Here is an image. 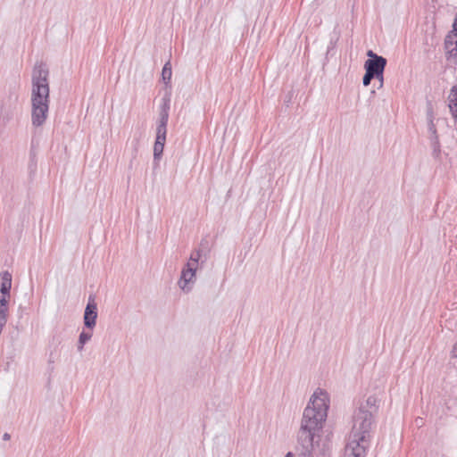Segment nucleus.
I'll use <instances>...</instances> for the list:
<instances>
[{
    "label": "nucleus",
    "instance_id": "1",
    "mask_svg": "<svg viewBox=\"0 0 457 457\" xmlns=\"http://www.w3.org/2000/svg\"><path fill=\"white\" fill-rule=\"evenodd\" d=\"M328 406L329 399L327 392L315 391L303 411L297 435L298 457H313L314 438L316 436H319V432L328 415Z\"/></svg>",
    "mask_w": 457,
    "mask_h": 457
},
{
    "label": "nucleus",
    "instance_id": "2",
    "mask_svg": "<svg viewBox=\"0 0 457 457\" xmlns=\"http://www.w3.org/2000/svg\"><path fill=\"white\" fill-rule=\"evenodd\" d=\"M31 124L35 128L45 124L49 112V70L46 63L37 62L31 74Z\"/></svg>",
    "mask_w": 457,
    "mask_h": 457
},
{
    "label": "nucleus",
    "instance_id": "3",
    "mask_svg": "<svg viewBox=\"0 0 457 457\" xmlns=\"http://www.w3.org/2000/svg\"><path fill=\"white\" fill-rule=\"evenodd\" d=\"M379 409V400L375 395H370L353 415V428L351 435L354 437L364 436L370 438L372 425L375 421V416Z\"/></svg>",
    "mask_w": 457,
    "mask_h": 457
},
{
    "label": "nucleus",
    "instance_id": "4",
    "mask_svg": "<svg viewBox=\"0 0 457 457\" xmlns=\"http://www.w3.org/2000/svg\"><path fill=\"white\" fill-rule=\"evenodd\" d=\"M370 438L361 436L354 437L350 435L349 442L347 443L345 450L346 457H364L366 450L369 446Z\"/></svg>",
    "mask_w": 457,
    "mask_h": 457
},
{
    "label": "nucleus",
    "instance_id": "5",
    "mask_svg": "<svg viewBox=\"0 0 457 457\" xmlns=\"http://www.w3.org/2000/svg\"><path fill=\"white\" fill-rule=\"evenodd\" d=\"M368 60L365 61L364 69L375 76H380L386 66V59L375 54L372 50L367 52Z\"/></svg>",
    "mask_w": 457,
    "mask_h": 457
},
{
    "label": "nucleus",
    "instance_id": "6",
    "mask_svg": "<svg viewBox=\"0 0 457 457\" xmlns=\"http://www.w3.org/2000/svg\"><path fill=\"white\" fill-rule=\"evenodd\" d=\"M84 325L87 329L92 330L96 324L97 305L94 295H89L87 304L84 312Z\"/></svg>",
    "mask_w": 457,
    "mask_h": 457
},
{
    "label": "nucleus",
    "instance_id": "7",
    "mask_svg": "<svg viewBox=\"0 0 457 457\" xmlns=\"http://www.w3.org/2000/svg\"><path fill=\"white\" fill-rule=\"evenodd\" d=\"M446 59L457 63V33L449 32L445 38Z\"/></svg>",
    "mask_w": 457,
    "mask_h": 457
},
{
    "label": "nucleus",
    "instance_id": "8",
    "mask_svg": "<svg viewBox=\"0 0 457 457\" xmlns=\"http://www.w3.org/2000/svg\"><path fill=\"white\" fill-rule=\"evenodd\" d=\"M167 128L156 127V139L154 145V161L159 160L163 153L164 145L166 142Z\"/></svg>",
    "mask_w": 457,
    "mask_h": 457
},
{
    "label": "nucleus",
    "instance_id": "9",
    "mask_svg": "<svg viewBox=\"0 0 457 457\" xmlns=\"http://www.w3.org/2000/svg\"><path fill=\"white\" fill-rule=\"evenodd\" d=\"M195 272L196 270H193V268L184 266L181 271L180 278L179 280V286L183 291L189 292L191 290V287L187 285L190 282L195 281Z\"/></svg>",
    "mask_w": 457,
    "mask_h": 457
},
{
    "label": "nucleus",
    "instance_id": "10",
    "mask_svg": "<svg viewBox=\"0 0 457 457\" xmlns=\"http://www.w3.org/2000/svg\"><path fill=\"white\" fill-rule=\"evenodd\" d=\"M170 107V99L169 96L162 98V104L161 105L159 120L157 126L167 128L169 120V111Z\"/></svg>",
    "mask_w": 457,
    "mask_h": 457
},
{
    "label": "nucleus",
    "instance_id": "11",
    "mask_svg": "<svg viewBox=\"0 0 457 457\" xmlns=\"http://www.w3.org/2000/svg\"><path fill=\"white\" fill-rule=\"evenodd\" d=\"M428 130L429 132V139L431 143V146L433 147L434 152H439L440 151V143H439V137L437 135L436 128L435 122H429L428 123Z\"/></svg>",
    "mask_w": 457,
    "mask_h": 457
},
{
    "label": "nucleus",
    "instance_id": "12",
    "mask_svg": "<svg viewBox=\"0 0 457 457\" xmlns=\"http://www.w3.org/2000/svg\"><path fill=\"white\" fill-rule=\"evenodd\" d=\"M449 107L452 115L454 119H457V86H453L449 95Z\"/></svg>",
    "mask_w": 457,
    "mask_h": 457
},
{
    "label": "nucleus",
    "instance_id": "13",
    "mask_svg": "<svg viewBox=\"0 0 457 457\" xmlns=\"http://www.w3.org/2000/svg\"><path fill=\"white\" fill-rule=\"evenodd\" d=\"M171 76H172L171 64H170V62L168 61L164 64L162 71V79L166 86L170 84Z\"/></svg>",
    "mask_w": 457,
    "mask_h": 457
},
{
    "label": "nucleus",
    "instance_id": "14",
    "mask_svg": "<svg viewBox=\"0 0 457 457\" xmlns=\"http://www.w3.org/2000/svg\"><path fill=\"white\" fill-rule=\"evenodd\" d=\"M93 336L92 331L89 329V331L83 330L79 337V339L80 340L81 345H85L87 342H88Z\"/></svg>",
    "mask_w": 457,
    "mask_h": 457
},
{
    "label": "nucleus",
    "instance_id": "15",
    "mask_svg": "<svg viewBox=\"0 0 457 457\" xmlns=\"http://www.w3.org/2000/svg\"><path fill=\"white\" fill-rule=\"evenodd\" d=\"M427 120H428V123L429 122H434L435 120V114H434V110H433V106H432V104L430 102L428 103L427 104Z\"/></svg>",
    "mask_w": 457,
    "mask_h": 457
},
{
    "label": "nucleus",
    "instance_id": "16",
    "mask_svg": "<svg viewBox=\"0 0 457 457\" xmlns=\"http://www.w3.org/2000/svg\"><path fill=\"white\" fill-rule=\"evenodd\" d=\"M374 76L372 73H370L368 71H365V74L362 78V83L365 87L369 86L370 84V81L374 79Z\"/></svg>",
    "mask_w": 457,
    "mask_h": 457
},
{
    "label": "nucleus",
    "instance_id": "17",
    "mask_svg": "<svg viewBox=\"0 0 457 457\" xmlns=\"http://www.w3.org/2000/svg\"><path fill=\"white\" fill-rule=\"evenodd\" d=\"M198 262H199L198 260H196L195 258H189L188 262H187V264L185 266L188 267V268H193V270H196Z\"/></svg>",
    "mask_w": 457,
    "mask_h": 457
},
{
    "label": "nucleus",
    "instance_id": "18",
    "mask_svg": "<svg viewBox=\"0 0 457 457\" xmlns=\"http://www.w3.org/2000/svg\"><path fill=\"white\" fill-rule=\"evenodd\" d=\"M202 256V251L200 249H196L195 251H193L190 254V258H195L196 260H200Z\"/></svg>",
    "mask_w": 457,
    "mask_h": 457
},
{
    "label": "nucleus",
    "instance_id": "19",
    "mask_svg": "<svg viewBox=\"0 0 457 457\" xmlns=\"http://www.w3.org/2000/svg\"><path fill=\"white\" fill-rule=\"evenodd\" d=\"M374 79L379 81L378 88L382 87L384 83V72H380V76H374Z\"/></svg>",
    "mask_w": 457,
    "mask_h": 457
},
{
    "label": "nucleus",
    "instance_id": "20",
    "mask_svg": "<svg viewBox=\"0 0 457 457\" xmlns=\"http://www.w3.org/2000/svg\"><path fill=\"white\" fill-rule=\"evenodd\" d=\"M451 357L457 358V344H455L451 351Z\"/></svg>",
    "mask_w": 457,
    "mask_h": 457
},
{
    "label": "nucleus",
    "instance_id": "21",
    "mask_svg": "<svg viewBox=\"0 0 457 457\" xmlns=\"http://www.w3.org/2000/svg\"><path fill=\"white\" fill-rule=\"evenodd\" d=\"M415 422H416V425L419 426V427H420L423 424V421H422L421 418L416 419Z\"/></svg>",
    "mask_w": 457,
    "mask_h": 457
},
{
    "label": "nucleus",
    "instance_id": "22",
    "mask_svg": "<svg viewBox=\"0 0 457 457\" xmlns=\"http://www.w3.org/2000/svg\"><path fill=\"white\" fill-rule=\"evenodd\" d=\"M84 345H81L80 344V340L79 339V342H78V351L81 352L84 348Z\"/></svg>",
    "mask_w": 457,
    "mask_h": 457
},
{
    "label": "nucleus",
    "instance_id": "23",
    "mask_svg": "<svg viewBox=\"0 0 457 457\" xmlns=\"http://www.w3.org/2000/svg\"><path fill=\"white\" fill-rule=\"evenodd\" d=\"M10 435L8 433H4V436H3V439L4 440H9L10 439Z\"/></svg>",
    "mask_w": 457,
    "mask_h": 457
},
{
    "label": "nucleus",
    "instance_id": "24",
    "mask_svg": "<svg viewBox=\"0 0 457 457\" xmlns=\"http://www.w3.org/2000/svg\"><path fill=\"white\" fill-rule=\"evenodd\" d=\"M285 457H294V454L291 452H288Z\"/></svg>",
    "mask_w": 457,
    "mask_h": 457
},
{
    "label": "nucleus",
    "instance_id": "25",
    "mask_svg": "<svg viewBox=\"0 0 457 457\" xmlns=\"http://www.w3.org/2000/svg\"><path fill=\"white\" fill-rule=\"evenodd\" d=\"M49 362H54L53 359L50 358L49 359Z\"/></svg>",
    "mask_w": 457,
    "mask_h": 457
}]
</instances>
